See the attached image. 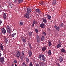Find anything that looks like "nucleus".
Returning a JSON list of instances; mask_svg holds the SVG:
<instances>
[{
  "mask_svg": "<svg viewBox=\"0 0 66 66\" xmlns=\"http://www.w3.org/2000/svg\"><path fill=\"white\" fill-rule=\"evenodd\" d=\"M39 59H40V60H42L44 62H46V58L45 57V55L43 54L39 55L38 56Z\"/></svg>",
  "mask_w": 66,
  "mask_h": 66,
  "instance_id": "nucleus-1",
  "label": "nucleus"
},
{
  "mask_svg": "<svg viewBox=\"0 0 66 66\" xmlns=\"http://www.w3.org/2000/svg\"><path fill=\"white\" fill-rule=\"evenodd\" d=\"M6 30L7 33L11 34L12 33V30L10 27L9 26H7L6 27Z\"/></svg>",
  "mask_w": 66,
  "mask_h": 66,
  "instance_id": "nucleus-2",
  "label": "nucleus"
},
{
  "mask_svg": "<svg viewBox=\"0 0 66 66\" xmlns=\"http://www.w3.org/2000/svg\"><path fill=\"white\" fill-rule=\"evenodd\" d=\"M20 55V52L19 51H18L16 52V56L18 58H19Z\"/></svg>",
  "mask_w": 66,
  "mask_h": 66,
  "instance_id": "nucleus-3",
  "label": "nucleus"
},
{
  "mask_svg": "<svg viewBox=\"0 0 66 66\" xmlns=\"http://www.w3.org/2000/svg\"><path fill=\"white\" fill-rule=\"evenodd\" d=\"M1 31L3 34H5L6 33V30H5V29H4V28H2L1 30Z\"/></svg>",
  "mask_w": 66,
  "mask_h": 66,
  "instance_id": "nucleus-4",
  "label": "nucleus"
},
{
  "mask_svg": "<svg viewBox=\"0 0 66 66\" xmlns=\"http://www.w3.org/2000/svg\"><path fill=\"white\" fill-rule=\"evenodd\" d=\"M40 27L41 28L45 29V24L44 23H41L40 24Z\"/></svg>",
  "mask_w": 66,
  "mask_h": 66,
  "instance_id": "nucleus-5",
  "label": "nucleus"
},
{
  "mask_svg": "<svg viewBox=\"0 0 66 66\" xmlns=\"http://www.w3.org/2000/svg\"><path fill=\"white\" fill-rule=\"evenodd\" d=\"M37 43H39L40 42V39L38 35L37 36Z\"/></svg>",
  "mask_w": 66,
  "mask_h": 66,
  "instance_id": "nucleus-6",
  "label": "nucleus"
},
{
  "mask_svg": "<svg viewBox=\"0 0 66 66\" xmlns=\"http://www.w3.org/2000/svg\"><path fill=\"white\" fill-rule=\"evenodd\" d=\"M35 11L36 12H37V13H38V14H41L42 11H41L40 9H37Z\"/></svg>",
  "mask_w": 66,
  "mask_h": 66,
  "instance_id": "nucleus-7",
  "label": "nucleus"
},
{
  "mask_svg": "<svg viewBox=\"0 0 66 66\" xmlns=\"http://www.w3.org/2000/svg\"><path fill=\"white\" fill-rule=\"evenodd\" d=\"M0 60L1 62H2V63L3 64V62L4 61V57L3 56L1 57V58Z\"/></svg>",
  "mask_w": 66,
  "mask_h": 66,
  "instance_id": "nucleus-8",
  "label": "nucleus"
},
{
  "mask_svg": "<svg viewBox=\"0 0 66 66\" xmlns=\"http://www.w3.org/2000/svg\"><path fill=\"white\" fill-rule=\"evenodd\" d=\"M29 15H30V13L27 12L25 14V17H26V18L28 19L29 18Z\"/></svg>",
  "mask_w": 66,
  "mask_h": 66,
  "instance_id": "nucleus-9",
  "label": "nucleus"
},
{
  "mask_svg": "<svg viewBox=\"0 0 66 66\" xmlns=\"http://www.w3.org/2000/svg\"><path fill=\"white\" fill-rule=\"evenodd\" d=\"M42 20L43 22H44L45 23L46 25L47 24V19L42 18Z\"/></svg>",
  "mask_w": 66,
  "mask_h": 66,
  "instance_id": "nucleus-10",
  "label": "nucleus"
},
{
  "mask_svg": "<svg viewBox=\"0 0 66 66\" xmlns=\"http://www.w3.org/2000/svg\"><path fill=\"white\" fill-rule=\"evenodd\" d=\"M32 54V51H31V50H29L28 51V54L30 57H31Z\"/></svg>",
  "mask_w": 66,
  "mask_h": 66,
  "instance_id": "nucleus-11",
  "label": "nucleus"
},
{
  "mask_svg": "<svg viewBox=\"0 0 66 66\" xmlns=\"http://www.w3.org/2000/svg\"><path fill=\"white\" fill-rule=\"evenodd\" d=\"M31 11H32V10H31V9L30 8V7H29L28 8H27V13H30Z\"/></svg>",
  "mask_w": 66,
  "mask_h": 66,
  "instance_id": "nucleus-12",
  "label": "nucleus"
},
{
  "mask_svg": "<svg viewBox=\"0 0 66 66\" xmlns=\"http://www.w3.org/2000/svg\"><path fill=\"white\" fill-rule=\"evenodd\" d=\"M21 40H22V42H23V43H25L26 42V40L25 39H24L23 37H21Z\"/></svg>",
  "mask_w": 66,
  "mask_h": 66,
  "instance_id": "nucleus-13",
  "label": "nucleus"
},
{
  "mask_svg": "<svg viewBox=\"0 0 66 66\" xmlns=\"http://www.w3.org/2000/svg\"><path fill=\"white\" fill-rule=\"evenodd\" d=\"M54 27L55 28L56 30H57V31H59L60 30V28H59V27H57L55 25Z\"/></svg>",
  "mask_w": 66,
  "mask_h": 66,
  "instance_id": "nucleus-14",
  "label": "nucleus"
},
{
  "mask_svg": "<svg viewBox=\"0 0 66 66\" xmlns=\"http://www.w3.org/2000/svg\"><path fill=\"white\" fill-rule=\"evenodd\" d=\"M59 61L60 62H63V57H62V56H60L59 57Z\"/></svg>",
  "mask_w": 66,
  "mask_h": 66,
  "instance_id": "nucleus-15",
  "label": "nucleus"
},
{
  "mask_svg": "<svg viewBox=\"0 0 66 66\" xmlns=\"http://www.w3.org/2000/svg\"><path fill=\"white\" fill-rule=\"evenodd\" d=\"M61 47L62 45H61V44H58L56 46L57 48H61Z\"/></svg>",
  "mask_w": 66,
  "mask_h": 66,
  "instance_id": "nucleus-16",
  "label": "nucleus"
},
{
  "mask_svg": "<svg viewBox=\"0 0 66 66\" xmlns=\"http://www.w3.org/2000/svg\"><path fill=\"white\" fill-rule=\"evenodd\" d=\"M0 47L2 51H3V50H4V49H3V45H2V44H1Z\"/></svg>",
  "mask_w": 66,
  "mask_h": 66,
  "instance_id": "nucleus-17",
  "label": "nucleus"
},
{
  "mask_svg": "<svg viewBox=\"0 0 66 66\" xmlns=\"http://www.w3.org/2000/svg\"><path fill=\"white\" fill-rule=\"evenodd\" d=\"M61 52L63 53H65L66 52V50L64 49L63 48H62L61 50Z\"/></svg>",
  "mask_w": 66,
  "mask_h": 66,
  "instance_id": "nucleus-18",
  "label": "nucleus"
},
{
  "mask_svg": "<svg viewBox=\"0 0 66 66\" xmlns=\"http://www.w3.org/2000/svg\"><path fill=\"white\" fill-rule=\"evenodd\" d=\"M47 16L48 17V19L49 20H51V16H50V15L47 14Z\"/></svg>",
  "mask_w": 66,
  "mask_h": 66,
  "instance_id": "nucleus-19",
  "label": "nucleus"
},
{
  "mask_svg": "<svg viewBox=\"0 0 66 66\" xmlns=\"http://www.w3.org/2000/svg\"><path fill=\"white\" fill-rule=\"evenodd\" d=\"M18 4L21 3H22L23 2V0H18Z\"/></svg>",
  "mask_w": 66,
  "mask_h": 66,
  "instance_id": "nucleus-20",
  "label": "nucleus"
},
{
  "mask_svg": "<svg viewBox=\"0 0 66 66\" xmlns=\"http://www.w3.org/2000/svg\"><path fill=\"white\" fill-rule=\"evenodd\" d=\"M3 18L4 19H6V13H4L3 14Z\"/></svg>",
  "mask_w": 66,
  "mask_h": 66,
  "instance_id": "nucleus-21",
  "label": "nucleus"
},
{
  "mask_svg": "<svg viewBox=\"0 0 66 66\" xmlns=\"http://www.w3.org/2000/svg\"><path fill=\"white\" fill-rule=\"evenodd\" d=\"M47 53L49 55H51V50H50L48 51Z\"/></svg>",
  "mask_w": 66,
  "mask_h": 66,
  "instance_id": "nucleus-22",
  "label": "nucleus"
},
{
  "mask_svg": "<svg viewBox=\"0 0 66 66\" xmlns=\"http://www.w3.org/2000/svg\"><path fill=\"white\" fill-rule=\"evenodd\" d=\"M42 50L43 51H45V50H46V47H43Z\"/></svg>",
  "mask_w": 66,
  "mask_h": 66,
  "instance_id": "nucleus-23",
  "label": "nucleus"
},
{
  "mask_svg": "<svg viewBox=\"0 0 66 66\" xmlns=\"http://www.w3.org/2000/svg\"><path fill=\"white\" fill-rule=\"evenodd\" d=\"M26 61L27 62H28L29 61V58H28V57L27 56L26 57Z\"/></svg>",
  "mask_w": 66,
  "mask_h": 66,
  "instance_id": "nucleus-24",
  "label": "nucleus"
},
{
  "mask_svg": "<svg viewBox=\"0 0 66 66\" xmlns=\"http://www.w3.org/2000/svg\"><path fill=\"white\" fill-rule=\"evenodd\" d=\"M45 40V37L44 36H42L41 38V40L42 41H43V40Z\"/></svg>",
  "mask_w": 66,
  "mask_h": 66,
  "instance_id": "nucleus-25",
  "label": "nucleus"
},
{
  "mask_svg": "<svg viewBox=\"0 0 66 66\" xmlns=\"http://www.w3.org/2000/svg\"><path fill=\"white\" fill-rule=\"evenodd\" d=\"M29 36L31 37L32 35V32H30L29 34Z\"/></svg>",
  "mask_w": 66,
  "mask_h": 66,
  "instance_id": "nucleus-26",
  "label": "nucleus"
},
{
  "mask_svg": "<svg viewBox=\"0 0 66 66\" xmlns=\"http://www.w3.org/2000/svg\"><path fill=\"white\" fill-rule=\"evenodd\" d=\"M35 31L36 33H38V32H39L38 30L36 29H35Z\"/></svg>",
  "mask_w": 66,
  "mask_h": 66,
  "instance_id": "nucleus-27",
  "label": "nucleus"
},
{
  "mask_svg": "<svg viewBox=\"0 0 66 66\" xmlns=\"http://www.w3.org/2000/svg\"><path fill=\"white\" fill-rule=\"evenodd\" d=\"M5 42L6 43H9V40L8 39H7V38H5Z\"/></svg>",
  "mask_w": 66,
  "mask_h": 66,
  "instance_id": "nucleus-28",
  "label": "nucleus"
},
{
  "mask_svg": "<svg viewBox=\"0 0 66 66\" xmlns=\"http://www.w3.org/2000/svg\"><path fill=\"white\" fill-rule=\"evenodd\" d=\"M16 35V33H15V34H13L12 35H11V36L12 37H14V36Z\"/></svg>",
  "mask_w": 66,
  "mask_h": 66,
  "instance_id": "nucleus-29",
  "label": "nucleus"
},
{
  "mask_svg": "<svg viewBox=\"0 0 66 66\" xmlns=\"http://www.w3.org/2000/svg\"><path fill=\"white\" fill-rule=\"evenodd\" d=\"M52 45L51 44V41H50L48 42V46L49 47L51 46Z\"/></svg>",
  "mask_w": 66,
  "mask_h": 66,
  "instance_id": "nucleus-30",
  "label": "nucleus"
},
{
  "mask_svg": "<svg viewBox=\"0 0 66 66\" xmlns=\"http://www.w3.org/2000/svg\"><path fill=\"white\" fill-rule=\"evenodd\" d=\"M29 46L30 49V50H32V46H31V44H29Z\"/></svg>",
  "mask_w": 66,
  "mask_h": 66,
  "instance_id": "nucleus-31",
  "label": "nucleus"
},
{
  "mask_svg": "<svg viewBox=\"0 0 66 66\" xmlns=\"http://www.w3.org/2000/svg\"><path fill=\"white\" fill-rule=\"evenodd\" d=\"M56 3V0H54L53 3V4H55Z\"/></svg>",
  "mask_w": 66,
  "mask_h": 66,
  "instance_id": "nucleus-32",
  "label": "nucleus"
},
{
  "mask_svg": "<svg viewBox=\"0 0 66 66\" xmlns=\"http://www.w3.org/2000/svg\"><path fill=\"white\" fill-rule=\"evenodd\" d=\"M19 23L20 25H21V26H23V22H20Z\"/></svg>",
  "mask_w": 66,
  "mask_h": 66,
  "instance_id": "nucleus-33",
  "label": "nucleus"
},
{
  "mask_svg": "<svg viewBox=\"0 0 66 66\" xmlns=\"http://www.w3.org/2000/svg\"><path fill=\"white\" fill-rule=\"evenodd\" d=\"M22 66H26V64L25 62H24L22 64Z\"/></svg>",
  "mask_w": 66,
  "mask_h": 66,
  "instance_id": "nucleus-34",
  "label": "nucleus"
},
{
  "mask_svg": "<svg viewBox=\"0 0 66 66\" xmlns=\"http://www.w3.org/2000/svg\"><path fill=\"white\" fill-rule=\"evenodd\" d=\"M42 34H43V35L45 36H46V33L45 32H43Z\"/></svg>",
  "mask_w": 66,
  "mask_h": 66,
  "instance_id": "nucleus-35",
  "label": "nucleus"
},
{
  "mask_svg": "<svg viewBox=\"0 0 66 66\" xmlns=\"http://www.w3.org/2000/svg\"><path fill=\"white\" fill-rule=\"evenodd\" d=\"M35 23V21H34L32 25V27H34V25Z\"/></svg>",
  "mask_w": 66,
  "mask_h": 66,
  "instance_id": "nucleus-36",
  "label": "nucleus"
},
{
  "mask_svg": "<svg viewBox=\"0 0 66 66\" xmlns=\"http://www.w3.org/2000/svg\"><path fill=\"white\" fill-rule=\"evenodd\" d=\"M23 55L21 56L20 58L22 60H23Z\"/></svg>",
  "mask_w": 66,
  "mask_h": 66,
  "instance_id": "nucleus-37",
  "label": "nucleus"
},
{
  "mask_svg": "<svg viewBox=\"0 0 66 66\" xmlns=\"http://www.w3.org/2000/svg\"><path fill=\"white\" fill-rule=\"evenodd\" d=\"M33 65V64H32V62H30L29 66H32Z\"/></svg>",
  "mask_w": 66,
  "mask_h": 66,
  "instance_id": "nucleus-38",
  "label": "nucleus"
},
{
  "mask_svg": "<svg viewBox=\"0 0 66 66\" xmlns=\"http://www.w3.org/2000/svg\"><path fill=\"white\" fill-rule=\"evenodd\" d=\"M22 55L24 56V53L23 52V51H22Z\"/></svg>",
  "mask_w": 66,
  "mask_h": 66,
  "instance_id": "nucleus-39",
  "label": "nucleus"
},
{
  "mask_svg": "<svg viewBox=\"0 0 66 66\" xmlns=\"http://www.w3.org/2000/svg\"><path fill=\"white\" fill-rule=\"evenodd\" d=\"M40 66H43V63L42 62H40L39 63Z\"/></svg>",
  "mask_w": 66,
  "mask_h": 66,
  "instance_id": "nucleus-40",
  "label": "nucleus"
},
{
  "mask_svg": "<svg viewBox=\"0 0 66 66\" xmlns=\"http://www.w3.org/2000/svg\"><path fill=\"white\" fill-rule=\"evenodd\" d=\"M42 63L43 66V65H45V62H42Z\"/></svg>",
  "mask_w": 66,
  "mask_h": 66,
  "instance_id": "nucleus-41",
  "label": "nucleus"
},
{
  "mask_svg": "<svg viewBox=\"0 0 66 66\" xmlns=\"http://www.w3.org/2000/svg\"><path fill=\"white\" fill-rule=\"evenodd\" d=\"M63 26V23H62L60 25V27H61L62 26Z\"/></svg>",
  "mask_w": 66,
  "mask_h": 66,
  "instance_id": "nucleus-42",
  "label": "nucleus"
},
{
  "mask_svg": "<svg viewBox=\"0 0 66 66\" xmlns=\"http://www.w3.org/2000/svg\"><path fill=\"white\" fill-rule=\"evenodd\" d=\"M35 66H39V64H38V63H36L35 64Z\"/></svg>",
  "mask_w": 66,
  "mask_h": 66,
  "instance_id": "nucleus-43",
  "label": "nucleus"
},
{
  "mask_svg": "<svg viewBox=\"0 0 66 66\" xmlns=\"http://www.w3.org/2000/svg\"><path fill=\"white\" fill-rule=\"evenodd\" d=\"M14 61L15 63H17V61L16 60H14Z\"/></svg>",
  "mask_w": 66,
  "mask_h": 66,
  "instance_id": "nucleus-44",
  "label": "nucleus"
},
{
  "mask_svg": "<svg viewBox=\"0 0 66 66\" xmlns=\"http://www.w3.org/2000/svg\"><path fill=\"white\" fill-rule=\"evenodd\" d=\"M2 21L0 20V26H1V23H2Z\"/></svg>",
  "mask_w": 66,
  "mask_h": 66,
  "instance_id": "nucleus-45",
  "label": "nucleus"
},
{
  "mask_svg": "<svg viewBox=\"0 0 66 66\" xmlns=\"http://www.w3.org/2000/svg\"><path fill=\"white\" fill-rule=\"evenodd\" d=\"M2 55V54H1V51H0V56H1Z\"/></svg>",
  "mask_w": 66,
  "mask_h": 66,
  "instance_id": "nucleus-46",
  "label": "nucleus"
},
{
  "mask_svg": "<svg viewBox=\"0 0 66 66\" xmlns=\"http://www.w3.org/2000/svg\"><path fill=\"white\" fill-rule=\"evenodd\" d=\"M44 4V3H43V2H41V5H43V4Z\"/></svg>",
  "mask_w": 66,
  "mask_h": 66,
  "instance_id": "nucleus-47",
  "label": "nucleus"
},
{
  "mask_svg": "<svg viewBox=\"0 0 66 66\" xmlns=\"http://www.w3.org/2000/svg\"><path fill=\"white\" fill-rule=\"evenodd\" d=\"M14 2H17V0H15Z\"/></svg>",
  "mask_w": 66,
  "mask_h": 66,
  "instance_id": "nucleus-48",
  "label": "nucleus"
},
{
  "mask_svg": "<svg viewBox=\"0 0 66 66\" xmlns=\"http://www.w3.org/2000/svg\"><path fill=\"white\" fill-rule=\"evenodd\" d=\"M37 15L38 16V17H39V15H38V14L37 13Z\"/></svg>",
  "mask_w": 66,
  "mask_h": 66,
  "instance_id": "nucleus-49",
  "label": "nucleus"
},
{
  "mask_svg": "<svg viewBox=\"0 0 66 66\" xmlns=\"http://www.w3.org/2000/svg\"><path fill=\"white\" fill-rule=\"evenodd\" d=\"M15 66H17V64H15Z\"/></svg>",
  "mask_w": 66,
  "mask_h": 66,
  "instance_id": "nucleus-50",
  "label": "nucleus"
},
{
  "mask_svg": "<svg viewBox=\"0 0 66 66\" xmlns=\"http://www.w3.org/2000/svg\"><path fill=\"white\" fill-rule=\"evenodd\" d=\"M60 44H61V42H60Z\"/></svg>",
  "mask_w": 66,
  "mask_h": 66,
  "instance_id": "nucleus-51",
  "label": "nucleus"
},
{
  "mask_svg": "<svg viewBox=\"0 0 66 66\" xmlns=\"http://www.w3.org/2000/svg\"><path fill=\"white\" fill-rule=\"evenodd\" d=\"M11 66H14V65H13V64H12Z\"/></svg>",
  "mask_w": 66,
  "mask_h": 66,
  "instance_id": "nucleus-52",
  "label": "nucleus"
},
{
  "mask_svg": "<svg viewBox=\"0 0 66 66\" xmlns=\"http://www.w3.org/2000/svg\"><path fill=\"white\" fill-rule=\"evenodd\" d=\"M59 42H60V41H59Z\"/></svg>",
  "mask_w": 66,
  "mask_h": 66,
  "instance_id": "nucleus-53",
  "label": "nucleus"
}]
</instances>
